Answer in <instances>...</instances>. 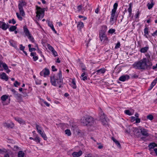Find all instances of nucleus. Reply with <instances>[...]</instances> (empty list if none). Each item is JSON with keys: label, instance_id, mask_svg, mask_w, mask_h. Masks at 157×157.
<instances>
[{"label": "nucleus", "instance_id": "34", "mask_svg": "<svg viewBox=\"0 0 157 157\" xmlns=\"http://www.w3.org/2000/svg\"><path fill=\"white\" fill-rule=\"evenodd\" d=\"M65 133L66 135L68 136H70L71 135V132L69 129H67L65 130Z\"/></svg>", "mask_w": 157, "mask_h": 157}, {"label": "nucleus", "instance_id": "15", "mask_svg": "<svg viewBox=\"0 0 157 157\" xmlns=\"http://www.w3.org/2000/svg\"><path fill=\"white\" fill-rule=\"evenodd\" d=\"M149 47L148 46H146L140 49V51L141 52L145 53L148 50Z\"/></svg>", "mask_w": 157, "mask_h": 157}, {"label": "nucleus", "instance_id": "44", "mask_svg": "<svg viewBox=\"0 0 157 157\" xmlns=\"http://www.w3.org/2000/svg\"><path fill=\"white\" fill-rule=\"evenodd\" d=\"M20 83H19L17 81H15V82L14 83V85L16 87H17V85H18V86L20 85Z\"/></svg>", "mask_w": 157, "mask_h": 157}, {"label": "nucleus", "instance_id": "53", "mask_svg": "<svg viewBox=\"0 0 157 157\" xmlns=\"http://www.w3.org/2000/svg\"><path fill=\"white\" fill-rule=\"evenodd\" d=\"M52 71H56L57 70V69L55 68V67L54 66H52Z\"/></svg>", "mask_w": 157, "mask_h": 157}, {"label": "nucleus", "instance_id": "42", "mask_svg": "<svg viewBox=\"0 0 157 157\" xmlns=\"http://www.w3.org/2000/svg\"><path fill=\"white\" fill-rule=\"evenodd\" d=\"M16 15L17 16V17L19 19V20H20V21L22 20V17L18 13H17Z\"/></svg>", "mask_w": 157, "mask_h": 157}, {"label": "nucleus", "instance_id": "29", "mask_svg": "<svg viewBox=\"0 0 157 157\" xmlns=\"http://www.w3.org/2000/svg\"><path fill=\"white\" fill-rule=\"evenodd\" d=\"M43 70L44 73V77H45L46 75H48L49 74V71L48 69L45 68L44 70Z\"/></svg>", "mask_w": 157, "mask_h": 157}, {"label": "nucleus", "instance_id": "62", "mask_svg": "<svg viewBox=\"0 0 157 157\" xmlns=\"http://www.w3.org/2000/svg\"><path fill=\"white\" fill-rule=\"evenodd\" d=\"M99 144V145L98 147V148L99 149H101V148H103V145H101L100 144Z\"/></svg>", "mask_w": 157, "mask_h": 157}, {"label": "nucleus", "instance_id": "37", "mask_svg": "<svg viewBox=\"0 0 157 157\" xmlns=\"http://www.w3.org/2000/svg\"><path fill=\"white\" fill-rule=\"evenodd\" d=\"M147 118L148 119L152 120L153 119V116L151 114H149L147 116Z\"/></svg>", "mask_w": 157, "mask_h": 157}, {"label": "nucleus", "instance_id": "51", "mask_svg": "<svg viewBox=\"0 0 157 157\" xmlns=\"http://www.w3.org/2000/svg\"><path fill=\"white\" fill-rule=\"evenodd\" d=\"M11 91L13 93V94H14V96L16 95L17 93H18L16 92V91L14 90V89H12L11 90Z\"/></svg>", "mask_w": 157, "mask_h": 157}, {"label": "nucleus", "instance_id": "18", "mask_svg": "<svg viewBox=\"0 0 157 157\" xmlns=\"http://www.w3.org/2000/svg\"><path fill=\"white\" fill-rule=\"evenodd\" d=\"M100 39L101 41H104L106 39L105 34L104 33H101L99 34Z\"/></svg>", "mask_w": 157, "mask_h": 157}, {"label": "nucleus", "instance_id": "11", "mask_svg": "<svg viewBox=\"0 0 157 157\" xmlns=\"http://www.w3.org/2000/svg\"><path fill=\"white\" fill-rule=\"evenodd\" d=\"M82 154V151L81 150H80L78 152H74L72 153V155L74 157H78L81 156Z\"/></svg>", "mask_w": 157, "mask_h": 157}, {"label": "nucleus", "instance_id": "9", "mask_svg": "<svg viewBox=\"0 0 157 157\" xmlns=\"http://www.w3.org/2000/svg\"><path fill=\"white\" fill-rule=\"evenodd\" d=\"M129 78V76L128 75H124L121 76L119 78V80L121 81L124 82L128 80Z\"/></svg>", "mask_w": 157, "mask_h": 157}, {"label": "nucleus", "instance_id": "48", "mask_svg": "<svg viewBox=\"0 0 157 157\" xmlns=\"http://www.w3.org/2000/svg\"><path fill=\"white\" fill-rule=\"evenodd\" d=\"M25 47L23 46L22 44H20V49L21 50L24 51L25 49Z\"/></svg>", "mask_w": 157, "mask_h": 157}, {"label": "nucleus", "instance_id": "39", "mask_svg": "<svg viewBox=\"0 0 157 157\" xmlns=\"http://www.w3.org/2000/svg\"><path fill=\"white\" fill-rule=\"evenodd\" d=\"M28 38L32 41V42L33 43L34 42V38L31 36V34L28 36Z\"/></svg>", "mask_w": 157, "mask_h": 157}, {"label": "nucleus", "instance_id": "30", "mask_svg": "<svg viewBox=\"0 0 157 157\" xmlns=\"http://www.w3.org/2000/svg\"><path fill=\"white\" fill-rule=\"evenodd\" d=\"M71 83L73 84L71 86L74 89H76V86L75 79H72Z\"/></svg>", "mask_w": 157, "mask_h": 157}, {"label": "nucleus", "instance_id": "61", "mask_svg": "<svg viewBox=\"0 0 157 157\" xmlns=\"http://www.w3.org/2000/svg\"><path fill=\"white\" fill-rule=\"evenodd\" d=\"M43 102H44V103L46 105L48 106V107H49L50 105V104L48 103L46 101H43Z\"/></svg>", "mask_w": 157, "mask_h": 157}, {"label": "nucleus", "instance_id": "23", "mask_svg": "<svg viewBox=\"0 0 157 157\" xmlns=\"http://www.w3.org/2000/svg\"><path fill=\"white\" fill-rule=\"evenodd\" d=\"M115 18L116 20L117 17H115V14L111 13L110 21V23H112V24H113V22L114 21Z\"/></svg>", "mask_w": 157, "mask_h": 157}, {"label": "nucleus", "instance_id": "46", "mask_svg": "<svg viewBox=\"0 0 157 157\" xmlns=\"http://www.w3.org/2000/svg\"><path fill=\"white\" fill-rule=\"evenodd\" d=\"M36 129L37 131H38V130H40L42 128L40 126L36 124Z\"/></svg>", "mask_w": 157, "mask_h": 157}, {"label": "nucleus", "instance_id": "19", "mask_svg": "<svg viewBox=\"0 0 157 157\" xmlns=\"http://www.w3.org/2000/svg\"><path fill=\"white\" fill-rule=\"evenodd\" d=\"M150 2L151 3H148L147 5L148 8V9L150 10L152 8L154 5V3L153 2V0H150Z\"/></svg>", "mask_w": 157, "mask_h": 157}, {"label": "nucleus", "instance_id": "59", "mask_svg": "<svg viewBox=\"0 0 157 157\" xmlns=\"http://www.w3.org/2000/svg\"><path fill=\"white\" fill-rule=\"evenodd\" d=\"M37 132L41 135L44 133L42 131L41 129L38 130Z\"/></svg>", "mask_w": 157, "mask_h": 157}, {"label": "nucleus", "instance_id": "58", "mask_svg": "<svg viewBox=\"0 0 157 157\" xmlns=\"http://www.w3.org/2000/svg\"><path fill=\"white\" fill-rule=\"evenodd\" d=\"M152 35L153 36H157V30L152 34Z\"/></svg>", "mask_w": 157, "mask_h": 157}, {"label": "nucleus", "instance_id": "3", "mask_svg": "<svg viewBox=\"0 0 157 157\" xmlns=\"http://www.w3.org/2000/svg\"><path fill=\"white\" fill-rule=\"evenodd\" d=\"M81 122L83 125L88 127L93 126L95 124L94 119L90 116L83 117L81 119Z\"/></svg>", "mask_w": 157, "mask_h": 157}, {"label": "nucleus", "instance_id": "57", "mask_svg": "<svg viewBox=\"0 0 157 157\" xmlns=\"http://www.w3.org/2000/svg\"><path fill=\"white\" fill-rule=\"evenodd\" d=\"M117 9H113L112 11V13L115 14V13L116 12Z\"/></svg>", "mask_w": 157, "mask_h": 157}, {"label": "nucleus", "instance_id": "4", "mask_svg": "<svg viewBox=\"0 0 157 157\" xmlns=\"http://www.w3.org/2000/svg\"><path fill=\"white\" fill-rule=\"evenodd\" d=\"M36 12L37 18L38 20L40 18L43 17L44 14V9H42L40 7L37 6H36Z\"/></svg>", "mask_w": 157, "mask_h": 157}, {"label": "nucleus", "instance_id": "43", "mask_svg": "<svg viewBox=\"0 0 157 157\" xmlns=\"http://www.w3.org/2000/svg\"><path fill=\"white\" fill-rule=\"evenodd\" d=\"M120 46V42H117V44H116L115 47V48L117 49L118 48H119Z\"/></svg>", "mask_w": 157, "mask_h": 157}, {"label": "nucleus", "instance_id": "38", "mask_svg": "<svg viewBox=\"0 0 157 157\" xmlns=\"http://www.w3.org/2000/svg\"><path fill=\"white\" fill-rule=\"evenodd\" d=\"M13 149L15 151H17L19 150V147L15 145L14 146Z\"/></svg>", "mask_w": 157, "mask_h": 157}, {"label": "nucleus", "instance_id": "21", "mask_svg": "<svg viewBox=\"0 0 157 157\" xmlns=\"http://www.w3.org/2000/svg\"><path fill=\"white\" fill-rule=\"evenodd\" d=\"M9 28V25H7L5 22H4L2 24L1 28H2L3 30H6Z\"/></svg>", "mask_w": 157, "mask_h": 157}, {"label": "nucleus", "instance_id": "5", "mask_svg": "<svg viewBox=\"0 0 157 157\" xmlns=\"http://www.w3.org/2000/svg\"><path fill=\"white\" fill-rule=\"evenodd\" d=\"M99 116L100 121L102 124L104 125L107 124L108 120L107 118L104 113H103L101 109L100 108H99Z\"/></svg>", "mask_w": 157, "mask_h": 157}, {"label": "nucleus", "instance_id": "49", "mask_svg": "<svg viewBox=\"0 0 157 157\" xmlns=\"http://www.w3.org/2000/svg\"><path fill=\"white\" fill-rule=\"evenodd\" d=\"M115 30L114 29H110L109 31V33H110L112 34L115 32Z\"/></svg>", "mask_w": 157, "mask_h": 157}, {"label": "nucleus", "instance_id": "31", "mask_svg": "<svg viewBox=\"0 0 157 157\" xmlns=\"http://www.w3.org/2000/svg\"><path fill=\"white\" fill-rule=\"evenodd\" d=\"M83 23L82 22H79L77 25V27L80 29H81V28H83Z\"/></svg>", "mask_w": 157, "mask_h": 157}, {"label": "nucleus", "instance_id": "54", "mask_svg": "<svg viewBox=\"0 0 157 157\" xmlns=\"http://www.w3.org/2000/svg\"><path fill=\"white\" fill-rule=\"evenodd\" d=\"M33 59L34 61H36L38 59V57L37 56H35L33 57Z\"/></svg>", "mask_w": 157, "mask_h": 157}, {"label": "nucleus", "instance_id": "52", "mask_svg": "<svg viewBox=\"0 0 157 157\" xmlns=\"http://www.w3.org/2000/svg\"><path fill=\"white\" fill-rule=\"evenodd\" d=\"M6 149H0V153L3 154L5 152Z\"/></svg>", "mask_w": 157, "mask_h": 157}, {"label": "nucleus", "instance_id": "25", "mask_svg": "<svg viewBox=\"0 0 157 157\" xmlns=\"http://www.w3.org/2000/svg\"><path fill=\"white\" fill-rule=\"evenodd\" d=\"M144 36L147 37V35H148V28L145 27L144 29Z\"/></svg>", "mask_w": 157, "mask_h": 157}, {"label": "nucleus", "instance_id": "12", "mask_svg": "<svg viewBox=\"0 0 157 157\" xmlns=\"http://www.w3.org/2000/svg\"><path fill=\"white\" fill-rule=\"evenodd\" d=\"M14 96L18 102H20L22 101V98L21 96V95L20 94L17 93Z\"/></svg>", "mask_w": 157, "mask_h": 157}, {"label": "nucleus", "instance_id": "33", "mask_svg": "<svg viewBox=\"0 0 157 157\" xmlns=\"http://www.w3.org/2000/svg\"><path fill=\"white\" fill-rule=\"evenodd\" d=\"M17 29V27L15 26H12L10 27L9 30L10 31H13Z\"/></svg>", "mask_w": 157, "mask_h": 157}, {"label": "nucleus", "instance_id": "47", "mask_svg": "<svg viewBox=\"0 0 157 157\" xmlns=\"http://www.w3.org/2000/svg\"><path fill=\"white\" fill-rule=\"evenodd\" d=\"M77 9L79 11H81L82 9V5H80L78 6Z\"/></svg>", "mask_w": 157, "mask_h": 157}, {"label": "nucleus", "instance_id": "26", "mask_svg": "<svg viewBox=\"0 0 157 157\" xmlns=\"http://www.w3.org/2000/svg\"><path fill=\"white\" fill-rule=\"evenodd\" d=\"M17 156L18 157H24L25 156V153L23 151H20L18 153Z\"/></svg>", "mask_w": 157, "mask_h": 157}, {"label": "nucleus", "instance_id": "20", "mask_svg": "<svg viewBox=\"0 0 157 157\" xmlns=\"http://www.w3.org/2000/svg\"><path fill=\"white\" fill-rule=\"evenodd\" d=\"M105 71V70L104 68H101L96 71L97 75H100L104 73Z\"/></svg>", "mask_w": 157, "mask_h": 157}, {"label": "nucleus", "instance_id": "64", "mask_svg": "<svg viewBox=\"0 0 157 157\" xmlns=\"http://www.w3.org/2000/svg\"><path fill=\"white\" fill-rule=\"evenodd\" d=\"M44 71H43V70L42 71H41L40 73V75L41 76H44Z\"/></svg>", "mask_w": 157, "mask_h": 157}, {"label": "nucleus", "instance_id": "41", "mask_svg": "<svg viewBox=\"0 0 157 157\" xmlns=\"http://www.w3.org/2000/svg\"><path fill=\"white\" fill-rule=\"evenodd\" d=\"M10 45L11 46H12L13 47L15 48L17 47L16 44L14 42L12 41H10Z\"/></svg>", "mask_w": 157, "mask_h": 157}, {"label": "nucleus", "instance_id": "8", "mask_svg": "<svg viewBox=\"0 0 157 157\" xmlns=\"http://www.w3.org/2000/svg\"><path fill=\"white\" fill-rule=\"evenodd\" d=\"M140 131L142 135L146 137L148 136L149 134L147 132V130L143 128H142L140 129Z\"/></svg>", "mask_w": 157, "mask_h": 157}, {"label": "nucleus", "instance_id": "16", "mask_svg": "<svg viewBox=\"0 0 157 157\" xmlns=\"http://www.w3.org/2000/svg\"><path fill=\"white\" fill-rule=\"evenodd\" d=\"M133 129L134 134L136 136H139L140 135V132L139 129L137 128H134Z\"/></svg>", "mask_w": 157, "mask_h": 157}, {"label": "nucleus", "instance_id": "6", "mask_svg": "<svg viewBox=\"0 0 157 157\" xmlns=\"http://www.w3.org/2000/svg\"><path fill=\"white\" fill-rule=\"evenodd\" d=\"M24 5V3L23 1L20 3L18 5V8L20 11V14L23 16L25 15V13L23 8V6Z\"/></svg>", "mask_w": 157, "mask_h": 157}, {"label": "nucleus", "instance_id": "32", "mask_svg": "<svg viewBox=\"0 0 157 157\" xmlns=\"http://www.w3.org/2000/svg\"><path fill=\"white\" fill-rule=\"evenodd\" d=\"M1 64L5 70H7L8 69V67L5 63H4L2 62L1 63Z\"/></svg>", "mask_w": 157, "mask_h": 157}, {"label": "nucleus", "instance_id": "50", "mask_svg": "<svg viewBox=\"0 0 157 157\" xmlns=\"http://www.w3.org/2000/svg\"><path fill=\"white\" fill-rule=\"evenodd\" d=\"M118 5L117 3H115L113 6V8L117 9V7L118 6Z\"/></svg>", "mask_w": 157, "mask_h": 157}, {"label": "nucleus", "instance_id": "17", "mask_svg": "<svg viewBox=\"0 0 157 157\" xmlns=\"http://www.w3.org/2000/svg\"><path fill=\"white\" fill-rule=\"evenodd\" d=\"M157 82V78H155L153 81L151 82L150 88L148 89V90H150L155 85Z\"/></svg>", "mask_w": 157, "mask_h": 157}, {"label": "nucleus", "instance_id": "36", "mask_svg": "<svg viewBox=\"0 0 157 157\" xmlns=\"http://www.w3.org/2000/svg\"><path fill=\"white\" fill-rule=\"evenodd\" d=\"M48 26L51 28L52 30L54 29L53 25L52 22L48 21Z\"/></svg>", "mask_w": 157, "mask_h": 157}, {"label": "nucleus", "instance_id": "60", "mask_svg": "<svg viewBox=\"0 0 157 157\" xmlns=\"http://www.w3.org/2000/svg\"><path fill=\"white\" fill-rule=\"evenodd\" d=\"M32 56H33V57L34 56H35L36 55V52H32L31 53V55Z\"/></svg>", "mask_w": 157, "mask_h": 157}, {"label": "nucleus", "instance_id": "13", "mask_svg": "<svg viewBox=\"0 0 157 157\" xmlns=\"http://www.w3.org/2000/svg\"><path fill=\"white\" fill-rule=\"evenodd\" d=\"M0 78L6 81H7L8 79V77L4 72L2 73L0 75Z\"/></svg>", "mask_w": 157, "mask_h": 157}, {"label": "nucleus", "instance_id": "2", "mask_svg": "<svg viewBox=\"0 0 157 157\" xmlns=\"http://www.w3.org/2000/svg\"><path fill=\"white\" fill-rule=\"evenodd\" d=\"M51 82L52 84L55 86H59V88L62 87L63 83L62 72L60 70L58 73L55 74L51 77Z\"/></svg>", "mask_w": 157, "mask_h": 157}, {"label": "nucleus", "instance_id": "40", "mask_svg": "<svg viewBox=\"0 0 157 157\" xmlns=\"http://www.w3.org/2000/svg\"><path fill=\"white\" fill-rule=\"evenodd\" d=\"M41 136L43 138L44 140H46L47 139V137L45 133H43L41 135Z\"/></svg>", "mask_w": 157, "mask_h": 157}, {"label": "nucleus", "instance_id": "10", "mask_svg": "<svg viewBox=\"0 0 157 157\" xmlns=\"http://www.w3.org/2000/svg\"><path fill=\"white\" fill-rule=\"evenodd\" d=\"M14 118L16 121L21 124H25V121L23 120L21 118L19 117H14Z\"/></svg>", "mask_w": 157, "mask_h": 157}, {"label": "nucleus", "instance_id": "35", "mask_svg": "<svg viewBox=\"0 0 157 157\" xmlns=\"http://www.w3.org/2000/svg\"><path fill=\"white\" fill-rule=\"evenodd\" d=\"M124 113L127 115L131 116L133 114L129 110H127L124 111Z\"/></svg>", "mask_w": 157, "mask_h": 157}, {"label": "nucleus", "instance_id": "55", "mask_svg": "<svg viewBox=\"0 0 157 157\" xmlns=\"http://www.w3.org/2000/svg\"><path fill=\"white\" fill-rule=\"evenodd\" d=\"M49 49L52 52L53 51L54 49L50 45H49L48 47Z\"/></svg>", "mask_w": 157, "mask_h": 157}, {"label": "nucleus", "instance_id": "22", "mask_svg": "<svg viewBox=\"0 0 157 157\" xmlns=\"http://www.w3.org/2000/svg\"><path fill=\"white\" fill-rule=\"evenodd\" d=\"M24 31L26 35L27 36L30 35L28 29L25 26L24 27Z\"/></svg>", "mask_w": 157, "mask_h": 157}, {"label": "nucleus", "instance_id": "1", "mask_svg": "<svg viewBox=\"0 0 157 157\" xmlns=\"http://www.w3.org/2000/svg\"><path fill=\"white\" fill-rule=\"evenodd\" d=\"M152 65L151 63L147 61L146 58H144L139 61L135 62L133 67L139 70H145Z\"/></svg>", "mask_w": 157, "mask_h": 157}, {"label": "nucleus", "instance_id": "56", "mask_svg": "<svg viewBox=\"0 0 157 157\" xmlns=\"http://www.w3.org/2000/svg\"><path fill=\"white\" fill-rule=\"evenodd\" d=\"M52 52L53 53V55L55 56H57V53L54 50Z\"/></svg>", "mask_w": 157, "mask_h": 157}, {"label": "nucleus", "instance_id": "63", "mask_svg": "<svg viewBox=\"0 0 157 157\" xmlns=\"http://www.w3.org/2000/svg\"><path fill=\"white\" fill-rule=\"evenodd\" d=\"M136 123H139L140 122V118H137L136 119Z\"/></svg>", "mask_w": 157, "mask_h": 157}, {"label": "nucleus", "instance_id": "7", "mask_svg": "<svg viewBox=\"0 0 157 157\" xmlns=\"http://www.w3.org/2000/svg\"><path fill=\"white\" fill-rule=\"evenodd\" d=\"M3 125L5 127L8 128H12L14 127V124L12 122H10V123L5 122L3 123Z\"/></svg>", "mask_w": 157, "mask_h": 157}, {"label": "nucleus", "instance_id": "45", "mask_svg": "<svg viewBox=\"0 0 157 157\" xmlns=\"http://www.w3.org/2000/svg\"><path fill=\"white\" fill-rule=\"evenodd\" d=\"M115 144H116L117 147L119 148H121V147L120 144L119 143L118 141H117L116 142H115Z\"/></svg>", "mask_w": 157, "mask_h": 157}, {"label": "nucleus", "instance_id": "14", "mask_svg": "<svg viewBox=\"0 0 157 157\" xmlns=\"http://www.w3.org/2000/svg\"><path fill=\"white\" fill-rule=\"evenodd\" d=\"M155 147H157V144L154 142L150 143L148 146L149 149L150 150L154 148Z\"/></svg>", "mask_w": 157, "mask_h": 157}, {"label": "nucleus", "instance_id": "24", "mask_svg": "<svg viewBox=\"0 0 157 157\" xmlns=\"http://www.w3.org/2000/svg\"><path fill=\"white\" fill-rule=\"evenodd\" d=\"M34 141L37 142V143H40V138L37 134H35V138H34Z\"/></svg>", "mask_w": 157, "mask_h": 157}, {"label": "nucleus", "instance_id": "28", "mask_svg": "<svg viewBox=\"0 0 157 157\" xmlns=\"http://www.w3.org/2000/svg\"><path fill=\"white\" fill-rule=\"evenodd\" d=\"M8 96L6 95H4L1 97V99L3 101H5L8 98Z\"/></svg>", "mask_w": 157, "mask_h": 157}, {"label": "nucleus", "instance_id": "27", "mask_svg": "<svg viewBox=\"0 0 157 157\" xmlns=\"http://www.w3.org/2000/svg\"><path fill=\"white\" fill-rule=\"evenodd\" d=\"M132 3H130L129 4V7L128 9V11L129 13V16H130L132 13Z\"/></svg>", "mask_w": 157, "mask_h": 157}]
</instances>
